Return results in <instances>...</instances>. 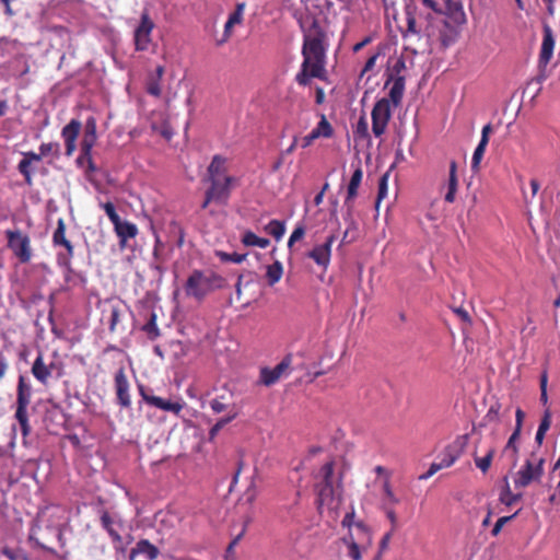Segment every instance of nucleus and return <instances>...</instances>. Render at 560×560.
Segmentation results:
<instances>
[{"mask_svg": "<svg viewBox=\"0 0 560 560\" xmlns=\"http://www.w3.org/2000/svg\"><path fill=\"white\" fill-rule=\"evenodd\" d=\"M8 105L5 101L0 102V117L3 116L7 112Z\"/></svg>", "mask_w": 560, "mask_h": 560, "instance_id": "10", "label": "nucleus"}, {"mask_svg": "<svg viewBox=\"0 0 560 560\" xmlns=\"http://www.w3.org/2000/svg\"><path fill=\"white\" fill-rule=\"evenodd\" d=\"M33 375L42 383H47L49 378H58L62 374V370L55 363L46 364L42 355H38L32 366Z\"/></svg>", "mask_w": 560, "mask_h": 560, "instance_id": "3", "label": "nucleus"}, {"mask_svg": "<svg viewBox=\"0 0 560 560\" xmlns=\"http://www.w3.org/2000/svg\"><path fill=\"white\" fill-rule=\"evenodd\" d=\"M57 260H58L59 265L65 267V278H66V280H68L69 273H70V266H69V259H68L67 254H65V253L57 254Z\"/></svg>", "mask_w": 560, "mask_h": 560, "instance_id": "7", "label": "nucleus"}, {"mask_svg": "<svg viewBox=\"0 0 560 560\" xmlns=\"http://www.w3.org/2000/svg\"><path fill=\"white\" fill-rule=\"evenodd\" d=\"M8 246L21 262H27L31 259L30 238L20 231H7Z\"/></svg>", "mask_w": 560, "mask_h": 560, "instance_id": "2", "label": "nucleus"}, {"mask_svg": "<svg viewBox=\"0 0 560 560\" xmlns=\"http://www.w3.org/2000/svg\"><path fill=\"white\" fill-rule=\"evenodd\" d=\"M51 144H43L40 147V155H46L47 152L51 149Z\"/></svg>", "mask_w": 560, "mask_h": 560, "instance_id": "11", "label": "nucleus"}, {"mask_svg": "<svg viewBox=\"0 0 560 560\" xmlns=\"http://www.w3.org/2000/svg\"><path fill=\"white\" fill-rule=\"evenodd\" d=\"M31 398V386L25 383V380L23 376H20L19 378V385H18V408L15 412V418L19 421L22 434L25 436L30 432V425L27 421V413H26V407L30 404Z\"/></svg>", "mask_w": 560, "mask_h": 560, "instance_id": "1", "label": "nucleus"}, {"mask_svg": "<svg viewBox=\"0 0 560 560\" xmlns=\"http://www.w3.org/2000/svg\"><path fill=\"white\" fill-rule=\"evenodd\" d=\"M62 137L65 139L66 154H70V122H68L67 125L63 126Z\"/></svg>", "mask_w": 560, "mask_h": 560, "instance_id": "8", "label": "nucleus"}, {"mask_svg": "<svg viewBox=\"0 0 560 560\" xmlns=\"http://www.w3.org/2000/svg\"><path fill=\"white\" fill-rule=\"evenodd\" d=\"M5 369H7V364L2 362L0 364V378L3 376Z\"/></svg>", "mask_w": 560, "mask_h": 560, "instance_id": "12", "label": "nucleus"}, {"mask_svg": "<svg viewBox=\"0 0 560 560\" xmlns=\"http://www.w3.org/2000/svg\"><path fill=\"white\" fill-rule=\"evenodd\" d=\"M23 159L24 160H28V162L31 164H34V163H37V162L40 161L42 155L40 154H36L34 152H26V153L23 154Z\"/></svg>", "mask_w": 560, "mask_h": 560, "instance_id": "9", "label": "nucleus"}, {"mask_svg": "<svg viewBox=\"0 0 560 560\" xmlns=\"http://www.w3.org/2000/svg\"><path fill=\"white\" fill-rule=\"evenodd\" d=\"M65 233H66V224L61 219H59L58 228L54 232L52 240H54L55 245H62L67 252H70V242L66 238Z\"/></svg>", "mask_w": 560, "mask_h": 560, "instance_id": "5", "label": "nucleus"}, {"mask_svg": "<svg viewBox=\"0 0 560 560\" xmlns=\"http://www.w3.org/2000/svg\"><path fill=\"white\" fill-rule=\"evenodd\" d=\"M62 418H63V424H66L67 423V419H66L65 416H62Z\"/></svg>", "mask_w": 560, "mask_h": 560, "instance_id": "13", "label": "nucleus"}, {"mask_svg": "<svg viewBox=\"0 0 560 560\" xmlns=\"http://www.w3.org/2000/svg\"><path fill=\"white\" fill-rule=\"evenodd\" d=\"M32 165L28 160L22 159L18 165L19 172L25 177V182L31 185L32 184Z\"/></svg>", "mask_w": 560, "mask_h": 560, "instance_id": "6", "label": "nucleus"}, {"mask_svg": "<svg viewBox=\"0 0 560 560\" xmlns=\"http://www.w3.org/2000/svg\"><path fill=\"white\" fill-rule=\"evenodd\" d=\"M46 533H50L55 537H57L59 540H61V532L58 528L55 527H46L43 529L38 524H34L31 528L28 539L30 541L34 542L37 547L43 549H50V547L47 544Z\"/></svg>", "mask_w": 560, "mask_h": 560, "instance_id": "4", "label": "nucleus"}]
</instances>
